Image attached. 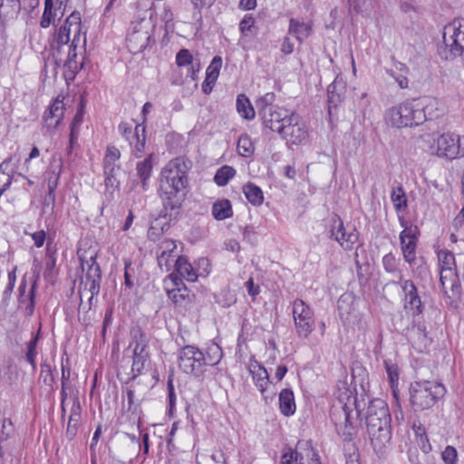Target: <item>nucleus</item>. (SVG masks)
<instances>
[{
    "instance_id": "obj_40",
    "label": "nucleus",
    "mask_w": 464,
    "mask_h": 464,
    "mask_svg": "<svg viewBox=\"0 0 464 464\" xmlns=\"http://www.w3.org/2000/svg\"><path fill=\"white\" fill-rule=\"evenodd\" d=\"M121 158L120 150L114 145H108L102 160L103 169L121 168L117 161Z\"/></svg>"
},
{
    "instance_id": "obj_42",
    "label": "nucleus",
    "mask_w": 464,
    "mask_h": 464,
    "mask_svg": "<svg viewBox=\"0 0 464 464\" xmlns=\"http://www.w3.org/2000/svg\"><path fill=\"white\" fill-rule=\"evenodd\" d=\"M236 175V169L228 165L219 168L214 177V181L219 187L226 186L228 181Z\"/></svg>"
},
{
    "instance_id": "obj_3",
    "label": "nucleus",
    "mask_w": 464,
    "mask_h": 464,
    "mask_svg": "<svg viewBox=\"0 0 464 464\" xmlns=\"http://www.w3.org/2000/svg\"><path fill=\"white\" fill-rule=\"evenodd\" d=\"M185 189L169 188V186H159L158 195L161 200L162 209L155 224L150 227V230L156 229L160 226L163 232L165 227H169L173 221H177L182 209V204L185 199Z\"/></svg>"
},
{
    "instance_id": "obj_9",
    "label": "nucleus",
    "mask_w": 464,
    "mask_h": 464,
    "mask_svg": "<svg viewBox=\"0 0 464 464\" xmlns=\"http://www.w3.org/2000/svg\"><path fill=\"white\" fill-rule=\"evenodd\" d=\"M57 53H61L63 48L69 43H81L82 40V20L81 14L73 11L60 26L55 34Z\"/></svg>"
},
{
    "instance_id": "obj_25",
    "label": "nucleus",
    "mask_w": 464,
    "mask_h": 464,
    "mask_svg": "<svg viewBox=\"0 0 464 464\" xmlns=\"http://www.w3.org/2000/svg\"><path fill=\"white\" fill-rule=\"evenodd\" d=\"M248 369L256 388L259 390L264 399L267 401L268 396H266L265 393L267 385L270 383V380L266 369L256 360L249 362Z\"/></svg>"
},
{
    "instance_id": "obj_56",
    "label": "nucleus",
    "mask_w": 464,
    "mask_h": 464,
    "mask_svg": "<svg viewBox=\"0 0 464 464\" xmlns=\"http://www.w3.org/2000/svg\"><path fill=\"white\" fill-rule=\"evenodd\" d=\"M444 464H456L458 459L457 450L453 446H447L441 453Z\"/></svg>"
},
{
    "instance_id": "obj_6",
    "label": "nucleus",
    "mask_w": 464,
    "mask_h": 464,
    "mask_svg": "<svg viewBox=\"0 0 464 464\" xmlns=\"http://www.w3.org/2000/svg\"><path fill=\"white\" fill-rule=\"evenodd\" d=\"M190 167L191 162L181 157L169 160L160 171L159 186L186 189Z\"/></svg>"
},
{
    "instance_id": "obj_37",
    "label": "nucleus",
    "mask_w": 464,
    "mask_h": 464,
    "mask_svg": "<svg viewBox=\"0 0 464 464\" xmlns=\"http://www.w3.org/2000/svg\"><path fill=\"white\" fill-rule=\"evenodd\" d=\"M237 111L242 118L248 121L253 120L256 115L249 99L243 93L237 97Z\"/></svg>"
},
{
    "instance_id": "obj_39",
    "label": "nucleus",
    "mask_w": 464,
    "mask_h": 464,
    "mask_svg": "<svg viewBox=\"0 0 464 464\" xmlns=\"http://www.w3.org/2000/svg\"><path fill=\"white\" fill-rule=\"evenodd\" d=\"M223 352L220 346L217 343H212L208 346L206 353H204V366H215L222 359Z\"/></svg>"
},
{
    "instance_id": "obj_45",
    "label": "nucleus",
    "mask_w": 464,
    "mask_h": 464,
    "mask_svg": "<svg viewBox=\"0 0 464 464\" xmlns=\"http://www.w3.org/2000/svg\"><path fill=\"white\" fill-rule=\"evenodd\" d=\"M222 66V58L218 55L215 56L206 72L207 83H215L218 78L219 72Z\"/></svg>"
},
{
    "instance_id": "obj_59",
    "label": "nucleus",
    "mask_w": 464,
    "mask_h": 464,
    "mask_svg": "<svg viewBox=\"0 0 464 464\" xmlns=\"http://www.w3.org/2000/svg\"><path fill=\"white\" fill-rule=\"evenodd\" d=\"M14 425L10 419L5 418L2 422L0 440H5L14 434Z\"/></svg>"
},
{
    "instance_id": "obj_16",
    "label": "nucleus",
    "mask_w": 464,
    "mask_h": 464,
    "mask_svg": "<svg viewBox=\"0 0 464 464\" xmlns=\"http://www.w3.org/2000/svg\"><path fill=\"white\" fill-rule=\"evenodd\" d=\"M392 284L400 285L404 294V308L411 312L413 315H419L423 312V304L418 294L415 284L409 279L392 281Z\"/></svg>"
},
{
    "instance_id": "obj_46",
    "label": "nucleus",
    "mask_w": 464,
    "mask_h": 464,
    "mask_svg": "<svg viewBox=\"0 0 464 464\" xmlns=\"http://www.w3.org/2000/svg\"><path fill=\"white\" fill-rule=\"evenodd\" d=\"M237 152L242 157H250L254 151L255 147L247 134H243L238 138L237 145Z\"/></svg>"
},
{
    "instance_id": "obj_32",
    "label": "nucleus",
    "mask_w": 464,
    "mask_h": 464,
    "mask_svg": "<svg viewBox=\"0 0 464 464\" xmlns=\"http://www.w3.org/2000/svg\"><path fill=\"white\" fill-rule=\"evenodd\" d=\"M279 409L284 416L289 417L295 414L296 406L294 392L291 389H283L279 393Z\"/></svg>"
},
{
    "instance_id": "obj_29",
    "label": "nucleus",
    "mask_w": 464,
    "mask_h": 464,
    "mask_svg": "<svg viewBox=\"0 0 464 464\" xmlns=\"http://www.w3.org/2000/svg\"><path fill=\"white\" fill-rule=\"evenodd\" d=\"M38 276L34 280L30 289L28 290L27 295H24V296H18V309L24 310V315L30 317L34 314V299L36 293V285H37Z\"/></svg>"
},
{
    "instance_id": "obj_7",
    "label": "nucleus",
    "mask_w": 464,
    "mask_h": 464,
    "mask_svg": "<svg viewBox=\"0 0 464 464\" xmlns=\"http://www.w3.org/2000/svg\"><path fill=\"white\" fill-rule=\"evenodd\" d=\"M153 25L145 18L131 23L127 35V47L133 54L142 53L150 44Z\"/></svg>"
},
{
    "instance_id": "obj_27",
    "label": "nucleus",
    "mask_w": 464,
    "mask_h": 464,
    "mask_svg": "<svg viewBox=\"0 0 464 464\" xmlns=\"http://www.w3.org/2000/svg\"><path fill=\"white\" fill-rule=\"evenodd\" d=\"M130 144L132 147V154L135 158L140 159L145 152L146 146V127L143 123L137 124Z\"/></svg>"
},
{
    "instance_id": "obj_51",
    "label": "nucleus",
    "mask_w": 464,
    "mask_h": 464,
    "mask_svg": "<svg viewBox=\"0 0 464 464\" xmlns=\"http://www.w3.org/2000/svg\"><path fill=\"white\" fill-rule=\"evenodd\" d=\"M18 169V160L14 161V158L12 156L6 158L1 164H0V172L8 174L12 178L14 177L16 174Z\"/></svg>"
},
{
    "instance_id": "obj_24",
    "label": "nucleus",
    "mask_w": 464,
    "mask_h": 464,
    "mask_svg": "<svg viewBox=\"0 0 464 464\" xmlns=\"http://www.w3.org/2000/svg\"><path fill=\"white\" fill-rule=\"evenodd\" d=\"M345 92V84L343 81L335 79L327 88L328 95V114L332 118L338 106L343 100Z\"/></svg>"
},
{
    "instance_id": "obj_28",
    "label": "nucleus",
    "mask_w": 464,
    "mask_h": 464,
    "mask_svg": "<svg viewBox=\"0 0 464 464\" xmlns=\"http://www.w3.org/2000/svg\"><path fill=\"white\" fill-rule=\"evenodd\" d=\"M82 419L81 405L77 398L74 399L71 408V413L66 429V438L70 440L74 439L78 431V425Z\"/></svg>"
},
{
    "instance_id": "obj_22",
    "label": "nucleus",
    "mask_w": 464,
    "mask_h": 464,
    "mask_svg": "<svg viewBox=\"0 0 464 464\" xmlns=\"http://www.w3.org/2000/svg\"><path fill=\"white\" fill-rule=\"evenodd\" d=\"M152 159L153 153H150L144 160H140L136 164L137 180L132 181L133 186L139 188V192H146L150 188V179L152 174Z\"/></svg>"
},
{
    "instance_id": "obj_49",
    "label": "nucleus",
    "mask_w": 464,
    "mask_h": 464,
    "mask_svg": "<svg viewBox=\"0 0 464 464\" xmlns=\"http://www.w3.org/2000/svg\"><path fill=\"white\" fill-rule=\"evenodd\" d=\"M63 164L61 163L59 165V171L56 172L55 170L49 173L48 180H47V187H48V198L51 201L55 200V189L58 186L59 179H60V171L62 169Z\"/></svg>"
},
{
    "instance_id": "obj_26",
    "label": "nucleus",
    "mask_w": 464,
    "mask_h": 464,
    "mask_svg": "<svg viewBox=\"0 0 464 464\" xmlns=\"http://www.w3.org/2000/svg\"><path fill=\"white\" fill-rule=\"evenodd\" d=\"M92 263L88 266L86 272V284L89 285V291L92 295L90 301L92 300L94 295H97L100 292V285L102 280V273L100 266L96 263L95 257H91Z\"/></svg>"
},
{
    "instance_id": "obj_55",
    "label": "nucleus",
    "mask_w": 464,
    "mask_h": 464,
    "mask_svg": "<svg viewBox=\"0 0 464 464\" xmlns=\"http://www.w3.org/2000/svg\"><path fill=\"white\" fill-rule=\"evenodd\" d=\"M396 69L399 70L401 72H404V73H398V75L394 79L395 82L398 83L400 88H401V89L407 88L408 84H409V80L406 76V72L408 71L406 65L404 63H398V64L396 65Z\"/></svg>"
},
{
    "instance_id": "obj_48",
    "label": "nucleus",
    "mask_w": 464,
    "mask_h": 464,
    "mask_svg": "<svg viewBox=\"0 0 464 464\" xmlns=\"http://www.w3.org/2000/svg\"><path fill=\"white\" fill-rule=\"evenodd\" d=\"M16 269L14 266L11 271L8 272V284L5 286V289L3 292L2 304L4 305H7L9 300L11 299L12 293L14 291L15 282H16Z\"/></svg>"
},
{
    "instance_id": "obj_60",
    "label": "nucleus",
    "mask_w": 464,
    "mask_h": 464,
    "mask_svg": "<svg viewBox=\"0 0 464 464\" xmlns=\"http://www.w3.org/2000/svg\"><path fill=\"white\" fill-rule=\"evenodd\" d=\"M168 277L173 285L172 288H179L182 292H188V288L183 282L184 278H182L177 273L173 272L169 274Z\"/></svg>"
},
{
    "instance_id": "obj_23",
    "label": "nucleus",
    "mask_w": 464,
    "mask_h": 464,
    "mask_svg": "<svg viewBox=\"0 0 464 464\" xmlns=\"http://www.w3.org/2000/svg\"><path fill=\"white\" fill-rule=\"evenodd\" d=\"M342 414L343 415L344 421L343 423L335 424L336 431L343 441L347 443V448H351L357 430L356 426L353 422V410L347 403L342 407Z\"/></svg>"
},
{
    "instance_id": "obj_31",
    "label": "nucleus",
    "mask_w": 464,
    "mask_h": 464,
    "mask_svg": "<svg viewBox=\"0 0 464 464\" xmlns=\"http://www.w3.org/2000/svg\"><path fill=\"white\" fill-rule=\"evenodd\" d=\"M174 272L188 282H195L198 279V273L185 256H178L175 260Z\"/></svg>"
},
{
    "instance_id": "obj_13",
    "label": "nucleus",
    "mask_w": 464,
    "mask_h": 464,
    "mask_svg": "<svg viewBox=\"0 0 464 464\" xmlns=\"http://www.w3.org/2000/svg\"><path fill=\"white\" fill-rule=\"evenodd\" d=\"M258 113L266 128L280 134L295 112L277 106L273 109L266 107Z\"/></svg>"
},
{
    "instance_id": "obj_57",
    "label": "nucleus",
    "mask_w": 464,
    "mask_h": 464,
    "mask_svg": "<svg viewBox=\"0 0 464 464\" xmlns=\"http://www.w3.org/2000/svg\"><path fill=\"white\" fill-rule=\"evenodd\" d=\"M161 21L165 24V30L167 32L172 31L174 28V15L170 10L169 7L165 6L161 14H160Z\"/></svg>"
},
{
    "instance_id": "obj_52",
    "label": "nucleus",
    "mask_w": 464,
    "mask_h": 464,
    "mask_svg": "<svg viewBox=\"0 0 464 464\" xmlns=\"http://www.w3.org/2000/svg\"><path fill=\"white\" fill-rule=\"evenodd\" d=\"M168 297L175 304L181 305L188 296V292H182L179 288L167 289Z\"/></svg>"
},
{
    "instance_id": "obj_63",
    "label": "nucleus",
    "mask_w": 464,
    "mask_h": 464,
    "mask_svg": "<svg viewBox=\"0 0 464 464\" xmlns=\"http://www.w3.org/2000/svg\"><path fill=\"white\" fill-rule=\"evenodd\" d=\"M254 19L251 15H245L239 24L240 32L243 34H246L254 25Z\"/></svg>"
},
{
    "instance_id": "obj_5",
    "label": "nucleus",
    "mask_w": 464,
    "mask_h": 464,
    "mask_svg": "<svg viewBox=\"0 0 464 464\" xmlns=\"http://www.w3.org/2000/svg\"><path fill=\"white\" fill-rule=\"evenodd\" d=\"M446 392L443 384L431 381H417L411 384V403L415 411H424L435 405Z\"/></svg>"
},
{
    "instance_id": "obj_17",
    "label": "nucleus",
    "mask_w": 464,
    "mask_h": 464,
    "mask_svg": "<svg viewBox=\"0 0 464 464\" xmlns=\"http://www.w3.org/2000/svg\"><path fill=\"white\" fill-rule=\"evenodd\" d=\"M279 135L287 142L298 145L307 139L308 131L300 116L294 113Z\"/></svg>"
},
{
    "instance_id": "obj_1",
    "label": "nucleus",
    "mask_w": 464,
    "mask_h": 464,
    "mask_svg": "<svg viewBox=\"0 0 464 464\" xmlns=\"http://www.w3.org/2000/svg\"><path fill=\"white\" fill-rule=\"evenodd\" d=\"M388 121L396 128L413 127L440 116L437 101L407 100L388 111Z\"/></svg>"
},
{
    "instance_id": "obj_8",
    "label": "nucleus",
    "mask_w": 464,
    "mask_h": 464,
    "mask_svg": "<svg viewBox=\"0 0 464 464\" xmlns=\"http://www.w3.org/2000/svg\"><path fill=\"white\" fill-rule=\"evenodd\" d=\"M179 369L196 378L202 377L205 372L204 353L194 345H186L178 353Z\"/></svg>"
},
{
    "instance_id": "obj_58",
    "label": "nucleus",
    "mask_w": 464,
    "mask_h": 464,
    "mask_svg": "<svg viewBox=\"0 0 464 464\" xmlns=\"http://www.w3.org/2000/svg\"><path fill=\"white\" fill-rule=\"evenodd\" d=\"M384 365L390 382L393 387L394 383L399 380L398 367L396 364L391 363L388 361H384Z\"/></svg>"
},
{
    "instance_id": "obj_54",
    "label": "nucleus",
    "mask_w": 464,
    "mask_h": 464,
    "mask_svg": "<svg viewBox=\"0 0 464 464\" xmlns=\"http://www.w3.org/2000/svg\"><path fill=\"white\" fill-rule=\"evenodd\" d=\"M40 380H42L45 385L49 387L53 386V376L52 373V369L51 366L46 362L41 364Z\"/></svg>"
},
{
    "instance_id": "obj_33",
    "label": "nucleus",
    "mask_w": 464,
    "mask_h": 464,
    "mask_svg": "<svg viewBox=\"0 0 464 464\" xmlns=\"http://www.w3.org/2000/svg\"><path fill=\"white\" fill-rule=\"evenodd\" d=\"M311 32L312 26L310 24L295 18L290 19L288 34L294 35L299 42L306 39L311 34Z\"/></svg>"
},
{
    "instance_id": "obj_43",
    "label": "nucleus",
    "mask_w": 464,
    "mask_h": 464,
    "mask_svg": "<svg viewBox=\"0 0 464 464\" xmlns=\"http://www.w3.org/2000/svg\"><path fill=\"white\" fill-rule=\"evenodd\" d=\"M21 10L20 0H0V16L12 17Z\"/></svg>"
},
{
    "instance_id": "obj_41",
    "label": "nucleus",
    "mask_w": 464,
    "mask_h": 464,
    "mask_svg": "<svg viewBox=\"0 0 464 464\" xmlns=\"http://www.w3.org/2000/svg\"><path fill=\"white\" fill-rule=\"evenodd\" d=\"M391 199H392V202L393 203L394 209L396 210V212L404 210L408 207V200L406 198V194L401 186L393 188L392 194H391Z\"/></svg>"
},
{
    "instance_id": "obj_62",
    "label": "nucleus",
    "mask_w": 464,
    "mask_h": 464,
    "mask_svg": "<svg viewBox=\"0 0 464 464\" xmlns=\"http://www.w3.org/2000/svg\"><path fill=\"white\" fill-rule=\"evenodd\" d=\"M243 237L248 243L254 245L256 243L257 237L254 227L246 226L243 230Z\"/></svg>"
},
{
    "instance_id": "obj_11",
    "label": "nucleus",
    "mask_w": 464,
    "mask_h": 464,
    "mask_svg": "<svg viewBox=\"0 0 464 464\" xmlns=\"http://www.w3.org/2000/svg\"><path fill=\"white\" fill-rule=\"evenodd\" d=\"M292 314L297 336L308 338L315 328L313 309L304 301L297 298L293 302Z\"/></svg>"
},
{
    "instance_id": "obj_47",
    "label": "nucleus",
    "mask_w": 464,
    "mask_h": 464,
    "mask_svg": "<svg viewBox=\"0 0 464 464\" xmlns=\"http://www.w3.org/2000/svg\"><path fill=\"white\" fill-rule=\"evenodd\" d=\"M39 339V332L33 336V338L27 343V352L25 353L26 361L31 364L33 371L36 369L35 358L37 355L36 346Z\"/></svg>"
},
{
    "instance_id": "obj_14",
    "label": "nucleus",
    "mask_w": 464,
    "mask_h": 464,
    "mask_svg": "<svg viewBox=\"0 0 464 464\" xmlns=\"http://www.w3.org/2000/svg\"><path fill=\"white\" fill-rule=\"evenodd\" d=\"M322 464L319 455L308 442H298L295 450H289L281 458V464Z\"/></svg>"
},
{
    "instance_id": "obj_4",
    "label": "nucleus",
    "mask_w": 464,
    "mask_h": 464,
    "mask_svg": "<svg viewBox=\"0 0 464 464\" xmlns=\"http://www.w3.org/2000/svg\"><path fill=\"white\" fill-rule=\"evenodd\" d=\"M438 53L446 61L464 56V19H455L444 27L443 43L438 47Z\"/></svg>"
},
{
    "instance_id": "obj_50",
    "label": "nucleus",
    "mask_w": 464,
    "mask_h": 464,
    "mask_svg": "<svg viewBox=\"0 0 464 464\" xmlns=\"http://www.w3.org/2000/svg\"><path fill=\"white\" fill-rule=\"evenodd\" d=\"M53 0H44V10L40 22L41 27L47 28L52 24L54 17L53 14Z\"/></svg>"
},
{
    "instance_id": "obj_35",
    "label": "nucleus",
    "mask_w": 464,
    "mask_h": 464,
    "mask_svg": "<svg viewBox=\"0 0 464 464\" xmlns=\"http://www.w3.org/2000/svg\"><path fill=\"white\" fill-rule=\"evenodd\" d=\"M243 192L253 206H261L264 202V194L262 189L252 182H248L243 187Z\"/></svg>"
},
{
    "instance_id": "obj_44",
    "label": "nucleus",
    "mask_w": 464,
    "mask_h": 464,
    "mask_svg": "<svg viewBox=\"0 0 464 464\" xmlns=\"http://www.w3.org/2000/svg\"><path fill=\"white\" fill-rule=\"evenodd\" d=\"M120 169L121 168L103 169L106 190L114 191L120 188V180L117 179V174Z\"/></svg>"
},
{
    "instance_id": "obj_19",
    "label": "nucleus",
    "mask_w": 464,
    "mask_h": 464,
    "mask_svg": "<svg viewBox=\"0 0 464 464\" xmlns=\"http://www.w3.org/2000/svg\"><path fill=\"white\" fill-rule=\"evenodd\" d=\"M180 256L174 240L164 239L158 247L157 260L162 271L169 272L175 266V260Z\"/></svg>"
},
{
    "instance_id": "obj_12",
    "label": "nucleus",
    "mask_w": 464,
    "mask_h": 464,
    "mask_svg": "<svg viewBox=\"0 0 464 464\" xmlns=\"http://www.w3.org/2000/svg\"><path fill=\"white\" fill-rule=\"evenodd\" d=\"M330 238L334 239L344 250H352L358 242L359 232L354 225L343 224L339 216L332 218V224L329 230Z\"/></svg>"
},
{
    "instance_id": "obj_18",
    "label": "nucleus",
    "mask_w": 464,
    "mask_h": 464,
    "mask_svg": "<svg viewBox=\"0 0 464 464\" xmlns=\"http://www.w3.org/2000/svg\"><path fill=\"white\" fill-rule=\"evenodd\" d=\"M133 346L132 351V366L131 372L133 377L140 375L145 367V362L148 359L147 343L145 336L142 333L135 334L133 341L130 343L129 348Z\"/></svg>"
},
{
    "instance_id": "obj_36",
    "label": "nucleus",
    "mask_w": 464,
    "mask_h": 464,
    "mask_svg": "<svg viewBox=\"0 0 464 464\" xmlns=\"http://www.w3.org/2000/svg\"><path fill=\"white\" fill-rule=\"evenodd\" d=\"M382 266L383 269L393 276H395L398 280L401 281L403 278V275L401 270L400 269V260L395 257L392 253H388L382 257Z\"/></svg>"
},
{
    "instance_id": "obj_38",
    "label": "nucleus",
    "mask_w": 464,
    "mask_h": 464,
    "mask_svg": "<svg viewBox=\"0 0 464 464\" xmlns=\"http://www.w3.org/2000/svg\"><path fill=\"white\" fill-rule=\"evenodd\" d=\"M80 43H71L68 45V51H67V56L66 59L63 60L62 58H59L60 63H63V66L67 68L70 72L72 73L77 72L82 65L78 64L76 58H77V53L76 49Z\"/></svg>"
},
{
    "instance_id": "obj_30",
    "label": "nucleus",
    "mask_w": 464,
    "mask_h": 464,
    "mask_svg": "<svg viewBox=\"0 0 464 464\" xmlns=\"http://www.w3.org/2000/svg\"><path fill=\"white\" fill-rule=\"evenodd\" d=\"M176 63L179 67L188 66L187 77L191 80L196 79V73L199 70V63L193 62V57L188 50L181 49L176 55Z\"/></svg>"
},
{
    "instance_id": "obj_2",
    "label": "nucleus",
    "mask_w": 464,
    "mask_h": 464,
    "mask_svg": "<svg viewBox=\"0 0 464 464\" xmlns=\"http://www.w3.org/2000/svg\"><path fill=\"white\" fill-rule=\"evenodd\" d=\"M391 414L387 403L382 399L370 401L365 416L371 444L377 453H382L392 439Z\"/></svg>"
},
{
    "instance_id": "obj_64",
    "label": "nucleus",
    "mask_w": 464,
    "mask_h": 464,
    "mask_svg": "<svg viewBox=\"0 0 464 464\" xmlns=\"http://www.w3.org/2000/svg\"><path fill=\"white\" fill-rule=\"evenodd\" d=\"M119 132L129 141L131 140L132 126L128 122H121L118 126Z\"/></svg>"
},
{
    "instance_id": "obj_53",
    "label": "nucleus",
    "mask_w": 464,
    "mask_h": 464,
    "mask_svg": "<svg viewBox=\"0 0 464 464\" xmlns=\"http://www.w3.org/2000/svg\"><path fill=\"white\" fill-rule=\"evenodd\" d=\"M275 101V94L273 92H267L264 96L260 97L256 101V107L258 109V112H261L263 109L268 108H276V105H273Z\"/></svg>"
},
{
    "instance_id": "obj_20",
    "label": "nucleus",
    "mask_w": 464,
    "mask_h": 464,
    "mask_svg": "<svg viewBox=\"0 0 464 464\" xmlns=\"http://www.w3.org/2000/svg\"><path fill=\"white\" fill-rule=\"evenodd\" d=\"M438 258L440 263V282L442 288L446 291L447 280H450V285L452 291L454 288L459 286L455 285L456 274L453 271V266H455V256L452 253L445 250H440L438 253Z\"/></svg>"
},
{
    "instance_id": "obj_10",
    "label": "nucleus",
    "mask_w": 464,
    "mask_h": 464,
    "mask_svg": "<svg viewBox=\"0 0 464 464\" xmlns=\"http://www.w3.org/2000/svg\"><path fill=\"white\" fill-rule=\"evenodd\" d=\"M431 152L438 157L456 159L464 156V136L461 138L454 133H443L435 140L430 147Z\"/></svg>"
},
{
    "instance_id": "obj_15",
    "label": "nucleus",
    "mask_w": 464,
    "mask_h": 464,
    "mask_svg": "<svg viewBox=\"0 0 464 464\" xmlns=\"http://www.w3.org/2000/svg\"><path fill=\"white\" fill-rule=\"evenodd\" d=\"M419 236L420 230L414 225L405 227L399 235L403 259L410 266H412L416 260V247Z\"/></svg>"
},
{
    "instance_id": "obj_21",
    "label": "nucleus",
    "mask_w": 464,
    "mask_h": 464,
    "mask_svg": "<svg viewBox=\"0 0 464 464\" xmlns=\"http://www.w3.org/2000/svg\"><path fill=\"white\" fill-rule=\"evenodd\" d=\"M64 111L63 97L57 96L43 115V127L48 131L56 130L63 119Z\"/></svg>"
},
{
    "instance_id": "obj_34",
    "label": "nucleus",
    "mask_w": 464,
    "mask_h": 464,
    "mask_svg": "<svg viewBox=\"0 0 464 464\" xmlns=\"http://www.w3.org/2000/svg\"><path fill=\"white\" fill-rule=\"evenodd\" d=\"M212 215L217 220H224L233 215L232 205L228 199H220L212 206Z\"/></svg>"
},
{
    "instance_id": "obj_61",
    "label": "nucleus",
    "mask_w": 464,
    "mask_h": 464,
    "mask_svg": "<svg viewBox=\"0 0 464 464\" xmlns=\"http://www.w3.org/2000/svg\"><path fill=\"white\" fill-rule=\"evenodd\" d=\"M345 450L350 451L348 454L345 453L346 464H361L359 462V454L356 450L354 444H352L351 448H347V449L345 448Z\"/></svg>"
}]
</instances>
